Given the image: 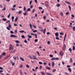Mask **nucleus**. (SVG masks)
Listing matches in <instances>:
<instances>
[{
    "mask_svg": "<svg viewBox=\"0 0 75 75\" xmlns=\"http://www.w3.org/2000/svg\"><path fill=\"white\" fill-rule=\"evenodd\" d=\"M6 28L8 30H10V28H9V27H6Z\"/></svg>",
    "mask_w": 75,
    "mask_h": 75,
    "instance_id": "nucleus-25",
    "label": "nucleus"
},
{
    "mask_svg": "<svg viewBox=\"0 0 75 75\" xmlns=\"http://www.w3.org/2000/svg\"><path fill=\"white\" fill-rule=\"evenodd\" d=\"M56 6L57 7H59V6H60V5L59 4H57L56 5Z\"/></svg>",
    "mask_w": 75,
    "mask_h": 75,
    "instance_id": "nucleus-38",
    "label": "nucleus"
},
{
    "mask_svg": "<svg viewBox=\"0 0 75 75\" xmlns=\"http://www.w3.org/2000/svg\"><path fill=\"white\" fill-rule=\"evenodd\" d=\"M59 54H60V55H61V56H62L63 55L64 53H63V52H62V51H61L60 52Z\"/></svg>",
    "mask_w": 75,
    "mask_h": 75,
    "instance_id": "nucleus-7",
    "label": "nucleus"
},
{
    "mask_svg": "<svg viewBox=\"0 0 75 75\" xmlns=\"http://www.w3.org/2000/svg\"><path fill=\"white\" fill-rule=\"evenodd\" d=\"M28 37L29 38H31L32 37V36L31 35H30V36L28 35Z\"/></svg>",
    "mask_w": 75,
    "mask_h": 75,
    "instance_id": "nucleus-46",
    "label": "nucleus"
},
{
    "mask_svg": "<svg viewBox=\"0 0 75 75\" xmlns=\"http://www.w3.org/2000/svg\"><path fill=\"white\" fill-rule=\"evenodd\" d=\"M69 7L70 10H71V6L70 5H69Z\"/></svg>",
    "mask_w": 75,
    "mask_h": 75,
    "instance_id": "nucleus-28",
    "label": "nucleus"
},
{
    "mask_svg": "<svg viewBox=\"0 0 75 75\" xmlns=\"http://www.w3.org/2000/svg\"><path fill=\"white\" fill-rule=\"evenodd\" d=\"M3 72V70H0V74H1L2 75H4V74L3 73V72Z\"/></svg>",
    "mask_w": 75,
    "mask_h": 75,
    "instance_id": "nucleus-8",
    "label": "nucleus"
},
{
    "mask_svg": "<svg viewBox=\"0 0 75 75\" xmlns=\"http://www.w3.org/2000/svg\"><path fill=\"white\" fill-rule=\"evenodd\" d=\"M46 18V16H44L43 17V19H45Z\"/></svg>",
    "mask_w": 75,
    "mask_h": 75,
    "instance_id": "nucleus-53",
    "label": "nucleus"
},
{
    "mask_svg": "<svg viewBox=\"0 0 75 75\" xmlns=\"http://www.w3.org/2000/svg\"><path fill=\"white\" fill-rule=\"evenodd\" d=\"M23 10L24 11H25V7H23Z\"/></svg>",
    "mask_w": 75,
    "mask_h": 75,
    "instance_id": "nucleus-54",
    "label": "nucleus"
},
{
    "mask_svg": "<svg viewBox=\"0 0 75 75\" xmlns=\"http://www.w3.org/2000/svg\"><path fill=\"white\" fill-rule=\"evenodd\" d=\"M27 11H30V8H28L27 9Z\"/></svg>",
    "mask_w": 75,
    "mask_h": 75,
    "instance_id": "nucleus-59",
    "label": "nucleus"
},
{
    "mask_svg": "<svg viewBox=\"0 0 75 75\" xmlns=\"http://www.w3.org/2000/svg\"><path fill=\"white\" fill-rule=\"evenodd\" d=\"M56 40H59V38H58V37L56 36Z\"/></svg>",
    "mask_w": 75,
    "mask_h": 75,
    "instance_id": "nucleus-30",
    "label": "nucleus"
},
{
    "mask_svg": "<svg viewBox=\"0 0 75 75\" xmlns=\"http://www.w3.org/2000/svg\"><path fill=\"white\" fill-rule=\"evenodd\" d=\"M10 13L9 14V15L8 16V18H9L10 17Z\"/></svg>",
    "mask_w": 75,
    "mask_h": 75,
    "instance_id": "nucleus-49",
    "label": "nucleus"
},
{
    "mask_svg": "<svg viewBox=\"0 0 75 75\" xmlns=\"http://www.w3.org/2000/svg\"><path fill=\"white\" fill-rule=\"evenodd\" d=\"M13 46H12V45L10 44L9 46V50H13Z\"/></svg>",
    "mask_w": 75,
    "mask_h": 75,
    "instance_id": "nucleus-2",
    "label": "nucleus"
},
{
    "mask_svg": "<svg viewBox=\"0 0 75 75\" xmlns=\"http://www.w3.org/2000/svg\"><path fill=\"white\" fill-rule=\"evenodd\" d=\"M18 14H21V11H19L18 12Z\"/></svg>",
    "mask_w": 75,
    "mask_h": 75,
    "instance_id": "nucleus-39",
    "label": "nucleus"
},
{
    "mask_svg": "<svg viewBox=\"0 0 75 75\" xmlns=\"http://www.w3.org/2000/svg\"><path fill=\"white\" fill-rule=\"evenodd\" d=\"M19 71H20V74H21V75H23V72L21 71V70H20Z\"/></svg>",
    "mask_w": 75,
    "mask_h": 75,
    "instance_id": "nucleus-18",
    "label": "nucleus"
},
{
    "mask_svg": "<svg viewBox=\"0 0 75 75\" xmlns=\"http://www.w3.org/2000/svg\"><path fill=\"white\" fill-rule=\"evenodd\" d=\"M33 33H36V32H37V30H33Z\"/></svg>",
    "mask_w": 75,
    "mask_h": 75,
    "instance_id": "nucleus-35",
    "label": "nucleus"
},
{
    "mask_svg": "<svg viewBox=\"0 0 75 75\" xmlns=\"http://www.w3.org/2000/svg\"><path fill=\"white\" fill-rule=\"evenodd\" d=\"M73 30H74V31H75V26H74L73 27Z\"/></svg>",
    "mask_w": 75,
    "mask_h": 75,
    "instance_id": "nucleus-52",
    "label": "nucleus"
},
{
    "mask_svg": "<svg viewBox=\"0 0 75 75\" xmlns=\"http://www.w3.org/2000/svg\"><path fill=\"white\" fill-rule=\"evenodd\" d=\"M52 67H54V62H52Z\"/></svg>",
    "mask_w": 75,
    "mask_h": 75,
    "instance_id": "nucleus-14",
    "label": "nucleus"
},
{
    "mask_svg": "<svg viewBox=\"0 0 75 75\" xmlns=\"http://www.w3.org/2000/svg\"><path fill=\"white\" fill-rule=\"evenodd\" d=\"M51 60L53 61V60H59V59L58 58H53L51 59Z\"/></svg>",
    "mask_w": 75,
    "mask_h": 75,
    "instance_id": "nucleus-3",
    "label": "nucleus"
},
{
    "mask_svg": "<svg viewBox=\"0 0 75 75\" xmlns=\"http://www.w3.org/2000/svg\"><path fill=\"white\" fill-rule=\"evenodd\" d=\"M47 75H52V74H50L48 73H47Z\"/></svg>",
    "mask_w": 75,
    "mask_h": 75,
    "instance_id": "nucleus-48",
    "label": "nucleus"
},
{
    "mask_svg": "<svg viewBox=\"0 0 75 75\" xmlns=\"http://www.w3.org/2000/svg\"><path fill=\"white\" fill-rule=\"evenodd\" d=\"M11 19H12V21H14V16H12L11 17Z\"/></svg>",
    "mask_w": 75,
    "mask_h": 75,
    "instance_id": "nucleus-12",
    "label": "nucleus"
},
{
    "mask_svg": "<svg viewBox=\"0 0 75 75\" xmlns=\"http://www.w3.org/2000/svg\"><path fill=\"white\" fill-rule=\"evenodd\" d=\"M39 9H40V10H41V9H42V8L41 7H39L38 8Z\"/></svg>",
    "mask_w": 75,
    "mask_h": 75,
    "instance_id": "nucleus-55",
    "label": "nucleus"
},
{
    "mask_svg": "<svg viewBox=\"0 0 75 75\" xmlns=\"http://www.w3.org/2000/svg\"><path fill=\"white\" fill-rule=\"evenodd\" d=\"M20 59L21 60V61H24V59H23V58L21 57H20Z\"/></svg>",
    "mask_w": 75,
    "mask_h": 75,
    "instance_id": "nucleus-32",
    "label": "nucleus"
},
{
    "mask_svg": "<svg viewBox=\"0 0 75 75\" xmlns=\"http://www.w3.org/2000/svg\"><path fill=\"white\" fill-rule=\"evenodd\" d=\"M31 34L33 35H35V37L36 38H37V34H34V33H31Z\"/></svg>",
    "mask_w": 75,
    "mask_h": 75,
    "instance_id": "nucleus-4",
    "label": "nucleus"
},
{
    "mask_svg": "<svg viewBox=\"0 0 75 75\" xmlns=\"http://www.w3.org/2000/svg\"><path fill=\"white\" fill-rule=\"evenodd\" d=\"M19 32L21 33H24V30H21V31H20Z\"/></svg>",
    "mask_w": 75,
    "mask_h": 75,
    "instance_id": "nucleus-33",
    "label": "nucleus"
},
{
    "mask_svg": "<svg viewBox=\"0 0 75 75\" xmlns=\"http://www.w3.org/2000/svg\"><path fill=\"white\" fill-rule=\"evenodd\" d=\"M67 3V4H71V3L70 2H69V1H66Z\"/></svg>",
    "mask_w": 75,
    "mask_h": 75,
    "instance_id": "nucleus-24",
    "label": "nucleus"
},
{
    "mask_svg": "<svg viewBox=\"0 0 75 75\" xmlns=\"http://www.w3.org/2000/svg\"><path fill=\"white\" fill-rule=\"evenodd\" d=\"M10 57V55L8 56L7 57H6L5 58V59H7V58H8Z\"/></svg>",
    "mask_w": 75,
    "mask_h": 75,
    "instance_id": "nucleus-21",
    "label": "nucleus"
},
{
    "mask_svg": "<svg viewBox=\"0 0 75 75\" xmlns=\"http://www.w3.org/2000/svg\"><path fill=\"white\" fill-rule=\"evenodd\" d=\"M6 53L5 52H4L3 53H1V54L0 56V59L2 58L3 56H5V55H6Z\"/></svg>",
    "mask_w": 75,
    "mask_h": 75,
    "instance_id": "nucleus-1",
    "label": "nucleus"
},
{
    "mask_svg": "<svg viewBox=\"0 0 75 75\" xmlns=\"http://www.w3.org/2000/svg\"><path fill=\"white\" fill-rule=\"evenodd\" d=\"M60 14H61V15L62 16H63V14H63V12H61L60 13Z\"/></svg>",
    "mask_w": 75,
    "mask_h": 75,
    "instance_id": "nucleus-36",
    "label": "nucleus"
},
{
    "mask_svg": "<svg viewBox=\"0 0 75 75\" xmlns=\"http://www.w3.org/2000/svg\"><path fill=\"white\" fill-rule=\"evenodd\" d=\"M3 21H5L7 20V19L6 18H4L3 19Z\"/></svg>",
    "mask_w": 75,
    "mask_h": 75,
    "instance_id": "nucleus-27",
    "label": "nucleus"
},
{
    "mask_svg": "<svg viewBox=\"0 0 75 75\" xmlns=\"http://www.w3.org/2000/svg\"><path fill=\"white\" fill-rule=\"evenodd\" d=\"M46 30V29H44L43 30V34H45V31Z\"/></svg>",
    "mask_w": 75,
    "mask_h": 75,
    "instance_id": "nucleus-9",
    "label": "nucleus"
},
{
    "mask_svg": "<svg viewBox=\"0 0 75 75\" xmlns=\"http://www.w3.org/2000/svg\"><path fill=\"white\" fill-rule=\"evenodd\" d=\"M15 42H16V43H18V42H18V40H16V41H15Z\"/></svg>",
    "mask_w": 75,
    "mask_h": 75,
    "instance_id": "nucleus-61",
    "label": "nucleus"
},
{
    "mask_svg": "<svg viewBox=\"0 0 75 75\" xmlns=\"http://www.w3.org/2000/svg\"><path fill=\"white\" fill-rule=\"evenodd\" d=\"M26 67L28 68H30V66H29V65H26Z\"/></svg>",
    "mask_w": 75,
    "mask_h": 75,
    "instance_id": "nucleus-41",
    "label": "nucleus"
},
{
    "mask_svg": "<svg viewBox=\"0 0 75 75\" xmlns=\"http://www.w3.org/2000/svg\"><path fill=\"white\" fill-rule=\"evenodd\" d=\"M21 37L22 38H25V37L23 35H22L21 36Z\"/></svg>",
    "mask_w": 75,
    "mask_h": 75,
    "instance_id": "nucleus-37",
    "label": "nucleus"
},
{
    "mask_svg": "<svg viewBox=\"0 0 75 75\" xmlns=\"http://www.w3.org/2000/svg\"><path fill=\"white\" fill-rule=\"evenodd\" d=\"M71 16L72 17H73L74 18L75 17V16L74 15H72Z\"/></svg>",
    "mask_w": 75,
    "mask_h": 75,
    "instance_id": "nucleus-51",
    "label": "nucleus"
},
{
    "mask_svg": "<svg viewBox=\"0 0 75 75\" xmlns=\"http://www.w3.org/2000/svg\"><path fill=\"white\" fill-rule=\"evenodd\" d=\"M70 62H72V58H70Z\"/></svg>",
    "mask_w": 75,
    "mask_h": 75,
    "instance_id": "nucleus-26",
    "label": "nucleus"
},
{
    "mask_svg": "<svg viewBox=\"0 0 75 75\" xmlns=\"http://www.w3.org/2000/svg\"><path fill=\"white\" fill-rule=\"evenodd\" d=\"M45 6H46V7H48V4H45Z\"/></svg>",
    "mask_w": 75,
    "mask_h": 75,
    "instance_id": "nucleus-56",
    "label": "nucleus"
},
{
    "mask_svg": "<svg viewBox=\"0 0 75 75\" xmlns=\"http://www.w3.org/2000/svg\"><path fill=\"white\" fill-rule=\"evenodd\" d=\"M42 68V66H40V68H39L40 69H41V68Z\"/></svg>",
    "mask_w": 75,
    "mask_h": 75,
    "instance_id": "nucleus-50",
    "label": "nucleus"
},
{
    "mask_svg": "<svg viewBox=\"0 0 75 75\" xmlns=\"http://www.w3.org/2000/svg\"><path fill=\"white\" fill-rule=\"evenodd\" d=\"M37 53L38 55L39 56H40V53H39V52L38 51H37Z\"/></svg>",
    "mask_w": 75,
    "mask_h": 75,
    "instance_id": "nucleus-19",
    "label": "nucleus"
},
{
    "mask_svg": "<svg viewBox=\"0 0 75 75\" xmlns=\"http://www.w3.org/2000/svg\"><path fill=\"white\" fill-rule=\"evenodd\" d=\"M33 57L32 58V59H36V60L37 59L38 60V59H37V58L35 57V56H33Z\"/></svg>",
    "mask_w": 75,
    "mask_h": 75,
    "instance_id": "nucleus-6",
    "label": "nucleus"
},
{
    "mask_svg": "<svg viewBox=\"0 0 75 75\" xmlns=\"http://www.w3.org/2000/svg\"><path fill=\"white\" fill-rule=\"evenodd\" d=\"M13 58L14 59V60H16V57H13Z\"/></svg>",
    "mask_w": 75,
    "mask_h": 75,
    "instance_id": "nucleus-58",
    "label": "nucleus"
},
{
    "mask_svg": "<svg viewBox=\"0 0 75 75\" xmlns=\"http://www.w3.org/2000/svg\"><path fill=\"white\" fill-rule=\"evenodd\" d=\"M58 33H55V36H56V37H57V36H58Z\"/></svg>",
    "mask_w": 75,
    "mask_h": 75,
    "instance_id": "nucleus-10",
    "label": "nucleus"
},
{
    "mask_svg": "<svg viewBox=\"0 0 75 75\" xmlns=\"http://www.w3.org/2000/svg\"><path fill=\"white\" fill-rule=\"evenodd\" d=\"M63 50H65V47H63Z\"/></svg>",
    "mask_w": 75,
    "mask_h": 75,
    "instance_id": "nucleus-63",
    "label": "nucleus"
},
{
    "mask_svg": "<svg viewBox=\"0 0 75 75\" xmlns=\"http://www.w3.org/2000/svg\"><path fill=\"white\" fill-rule=\"evenodd\" d=\"M60 35H64V33L62 32L60 33Z\"/></svg>",
    "mask_w": 75,
    "mask_h": 75,
    "instance_id": "nucleus-42",
    "label": "nucleus"
},
{
    "mask_svg": "<svg viewBox=\"0 0 75 75\" xmlns=\"http://www.w3.org/2000/svg\"><path fill=\"white\" fill-rule=\"evenodd\" d=\"M40 73L42 75H45V73H44V72H41Z\"/></svg>",
    "mask_w": 75,
    "mask_h": 75,
    "instance_id": "nucleus-15",
    "label": "nucleus"
},
{
    "mask_svg": "<svg viewBox=\"0 0 75 75\" xmlns=\"http://www.w3.org/2000/svg\"><path fill=\"white\" fill-rule=\"evenodd\" d=\"M14 31L15 33H17V30L16 29Z\"/></svg>",
    "mask_w": 75,
    "mask_h": 75,
    "instance_id": "nucleus-43",
    "label": "nucleus"
},
{
    "mask_svg": "<svg viewBox=\"0 0 75 75\" xmlns=\"http://www.w3.org/2000/svg\"><path fill=\"white\" fill-rule=\"evenodd\" d=\"M10 22V21L8 20L6 22V23H9Z\"/></svg>",
    "mask_w": 75,
    "mask_h": 75,
    "instance_id": "nucleus-34",
    "label": "nucleus"
},
{
    "mask_svg": "<svg viewBox=\"0 0 75 75\" xmlns=\"http://www.w3.org/2000/svg\"><path fill=\"white\" fill-rule=\"evenodd\" d=\"M10 23H8L9 25H8V27L9 28H11V24H10Z\"/></svg>",
    "mask_w": 75,
    "mask_h": 75,
    "instance_id": "nucleus-16",
    "label": "nucleus"
},
{
    "mask_svg": "<svg viewBox=\"0 0 75 75\" xmlns=\"http://www.w3.org/2000/svg\"><path fill=\"white\" fill-rule=\"evenodd\" d=\"M11 64H12V66H13L15 64L14 63L12 62Z\"/></svg>",
    "mask_w": 75,
    "mask_h": 75,
    "instance_id": "nucleus-47",
    "label": "nucleus"
},
{
    "mask_svg": "<svg viewBox=\"0 0 75 75\" xmlns=\"http://www.w3.org/2000/svg\"><path fill=\"white\" fill-rule=\"evenodd\" d=\"M68 70H69V72H71V71H72L71 69L69 67V68H68Z\"/></svg>",
    "mask_w": 75,
    "mask_h": 75,
    "instance_id": "nucleus-17",
    "label": "nucleus"
},
{
    "mask_svg": "<svg viewBox=\"0 0 75 75\" xmlns=\"http://www.w3.org/2000/svg\"><path fill=\"white\" fill-rule=\"evenodd\" d=\"M17 18H18V17H17L14 20V22H17Z\"/></svg>",
    "mask_w": 75,
    "mask_h": 75,
    "instance_id": "nucleus-13",
    "label": "nucleus"
},
{
    "mask_svg": "<svg viewBox=\"0 0 75 75\" xmlns=\"http://www.w3.org/2000/svg\"><path fill=\"white\" fill-rule=\"evenodd\" d=\"M5 10H6V8L4 7L2 9V11H4Z\"/></svg>",
    "mask_w": 75,
    "mask_h": 75,
    "instance_id": "nucleus-31",
    "label": "nucleus"
},
{
    "mask_svg": "<svg viewBox=\"0 0 75 75\" xmlns=\"http://www.w3.org/2000/svg\"><path fill=\"white\" fill-rule=\"evenodd\" d=\"M32 3V1H30V5H31V3Z\"/></svg>",
    "mask_w": 75,
    "mask_h": 75,
    "instance_id": "nucleus-45",
    "label": "nucleus"
},
{
    "mask_svg": "<svg viewBox=\"0 0 75 75\" xmlns=\"http://www.w3.org/2000/svg\"><path fill=\"white\" fill-rule=\"evenodd\" d=\"M10 33L11 34H14V32L12 31H11L10 32Z\"/></svg>",
    "mask_w": 75,
    "mask_h": 75,
    "instance_id": "nucleus-40",
    "label": "nucleus"
},
{
    "mask_svg": "<svg viewBox=\"0 0 75 75\" xmlns=\"http://www.w3.org/2000/svg\"><path fill=\"white\" fill-rule=\"evenodd\" d=\"M46 68L47 69H48L49 70V69H50V67H48V66L46 67Z\"/></svg>",
    "mask_w": 75,
    "mask_h": 75,
    "instance_id": "nucleus-11",
    "label": "nucleus"
},
{
    "mask_svg": "<svg viewBox=\"0 0 75 75\" xmlns=\"http://www.w3.org/2000/svg\"><path fill=\"white\" fill-rule=\"evenodd\" d=\"M65 74L66 75H68V74L67 72H65Z\"/></svg>",
    "mask_w": 75,
    "mask_h": 75,
    "instance_id": "nucleus-64",
    "label": "nucleus"
},
{
    "mask_svg": "<svg viewBox=\"0 0 75 75\" xmlns=\"http://www.w3.org/2000/svg\"><path fill=\"white\" fill-rule=\"evenodd\" d=\"M11 37H15V38H17V37L16 36L13 35H10Z\"/></svg>",
    "mask_w": 75,
    "mask_h": 75,
    "instance_id": "nucleus-5",
    "label": "nucleus"
},
{
    "mask_svg": "<svg viewBox=\"0 0 75 75\" xmlns=\"http://www.w3.org/2000/svg\"><path fill=\"white\" fill-rule=\"evenodd\" d=\"M49 56L51 58H52V57H53V55L52 54H50Z\"/></svg>",
    "mask_w": 75,
    "mask_h": 75,
    "instance_id": "nucleus-23",
    "label": "nucleus"
},
{
    "mask_svg": "<svg viewBox=\"0 0 75 75\" xmlns=\"http://www.w3.org/2000/svg\"><path fill=\"white\" fill-rule=\"evenodd\" d=\"M23 14L24 16H26V14H27V13H23Z\"/></svg>",
    "mask_w": 75,
    "mask_h": 75,
    "instance_id": "nucleus-62",
    "label": "nucleus"
},
{
    "mask_svg": "<svg viewBox=\"0 0 75 75\" xmlns=\"http://www.w3.org/2000/svg\"><path fill=\"white\" fill-rule=\"evenodd\" d=\"M73 50L74 51H75V47L74 45L73 46Z\"/></svg>",
    "mask_w": 75,
    "mask_h": 75,
    "instance_id": "nucleus-22",
    "label": "nucleus"
},
{
    "mask_svg": "<svg viewBox=\"0 0 75 75\" xmlns=\"http://www.w3.org/2000/svg\"><path fill=\"white\" fill-rule=\"evenodd\" d=\"M67 68H69V67H71V66L68 65L67 66Z\"/></svg>",
    "mask_w": 75,
    "mask_h": 75,
    "instance_id": "nucleus-57",
    "label": "nucleus"
},
{
    "mask_svg": "<svg viewBox=\"0 0 75 75\" xmlns=\"http://www.w3.org/2000/svg\"><path fill=\"white\" fill-rule=\"evenodd\" d=\"M69 51H70V53H71V52H72V49H71V48H70L69 50Z\"/></svg>",
    "mask_w": 75,
    "mask_h": 75,
    "instance_id": "nucleus-20",
    "label": "nucleus"
},
{
    "mask_svg": "<svg viewBox=\"0 0 75 75\" xmlns=\"http://www.w3.org/2000/svg\"><path fill=\"white\" fill-rule=\"evenodd\" d=\"M37 41H38V40H37V39H36L35 40V42H37Z\"/></svg>",
    "mask_w": 75,
    "mask_h": 75,
    "instance_id": "nucleus-60",
    "label": "nucleus"
},
{
    "mask_svg": "<svg viewBox=\"0 0 75 75\" xmlns=\"http://www.w3.org/2000/svg\"><path fill=\"white\" fill-rule=\"evenodd\" d=\"M39 64L40 65H41V64H42V62H39Z\"/></svg>",
    "mask_w": 75,
    "mask_h": 75,
    "instance_id": "nucleus-29",
    "label": "nucleus"
},
{
    "mask_svg": "<svg viewBox=\"0 0 75 75\" xmlns=\"http://www.w3.org/2000/svg\"><path fill=\"white\" fill-rule=\"evenodd\" d=\"M55 71H56V69H54L52 71V72H55Z\"/></svg>",
    "mask_w": 75,
    "mask_h": 75,
    "instance_id": "nucleus-44",
    "label": "nucleus"
}]
</instances>
